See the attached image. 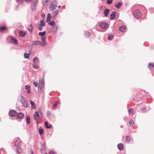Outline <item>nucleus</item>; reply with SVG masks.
I'll return each instance as SVG.
<instances>
[{
  "mask_svg": "<svg viewBox=\"0 0 154 154\" xmlns=\"http://www.w3.org/2000/svg\"><path fill=\"white\" fill-rule=\"evenodd\" d=\"M34 85L35 87H37L38 85V83L37 82H33Z\"/></svg>",
  "mask_w": 154,
  "mask_h": 154,
  "instance_id": "obj_48",
  "label": "nucleus"
},
{
  "mask_svg": "<svg viewBox=\"0 0 154 154\" xmlns=\"http://www.w3.org/2000/svg\"><path fill=\"white\" fill-rule=\"evenodd\" d=\"M133 15L135 17L139 18L140 17L141 14L138 10H136L134 12Z\"/></svg>",
  "mask_w": 154,
  "mask_h": 154,
  "instance_id": "obj_4",
  "label": "nucleus"
},
{
  "mask_svg": "<svg viewBox=\"0 0 154 154\" xmlns=\"http://www.w3.org/2000/svg\"><path fill=\"white\" fill-rule=\"evenodd\" d=\"M60 7H61V6H58V8H60Z\"/></svg>",
  "mask_w": 154,
  "mask_h": 154,
  "instance_id": "obj_57",
  "label": "nucleus"
},
{
  "mask_svg": "<svg viewBox=\"0 0 154 154\" xmlns=\"http://www.w3.org/2000/svg\"><path fill=\"white\" fill-rule=\"evenodd\" d=\"M36 6L31 5V8L32 10L35 11L36 10Z\"/></svg>",
  "mask_w": 154,
  "mask_h": 154,
  "instance_id": "obj_41",
  "label": "nucleus"
},
{
  "mask_svg": "<svg viewBox=\"0 0 154 154\" xmlns=\"http://www.w3.org/2000/svg\"><path fill=\"white\" fill-rule=\"evenodd\" d=\"M59 13V11L58 10H56L54 11L53 13L52 14L53 15L54 17H55L57 14L58 13Z\"/></svg>",
  "mask_w": 154,
  "mask_h": 154,
  "instance_id": "obj_32",
  "label": "nucleus"
},
{
  "mask_svg": "<svg viewBox=\"0 0 154 154\" xmlns=\"http://www.w3.org/2000/svg\"><path fill=\"white\" fill-rule=\"evenodd\" d=\"M118 148L120 150H123L124 149V145L122 143H119L118 145Z\"/></svg>",
  "mask_w": 154,
  "mask_h": 154,
  "instance_id": "obj_15",
  "label": "nucleus"
},
{
  "mask_svg": "<svg viewBox=\"0 0 154 154\" xmlns=\"http://www.w3.org/2000/svg\"><path fill=\"white\" fill-rule=\"evenodd\" d=\"M51 30L52 32L54 33H56L57 32V27L56 26H54L52 27L51 29Z\"/></svg>",
  "mask_w": 154,
  "mask_h": 154,
  "instance_id": "obj_21",
  "label": "nucleus"
},
{
  "mask_svg": "<svg viewBox=\"0 0 154 154\" xmlns=\"http://www.w3.org/2000/svg\"><path fill=\"white\" fill-rule=\"evenodd\" d=\"M45 125L46 127L47 128H48V129L52 127L51 125L50 124H48V122H47L46 121L45 122Z\"/></svg>",
  "mask_w": 154,
  "mask_h": 154,
  "instance_id": "obj_19",
  "label": "nucleus"
},
{
  "mask_svg": "<svg viewBox=\"0 0 154 154\" xmlns=\"http://www.w3.org/2000/svg\"><path fill=\"white\" fill-rule=\"evenodd\" d=\"M26 34V33L24 31H20L19 32V35L21 37H24Z\"/></svg>",
  "mask_w": 154,
  "mask_h": 154,
  "instance_id": "obj_28",
  "label": "nucleus"
},
{
  "mask_svg": "<svg viewBox=\"0 0 154 154\" xmlns=\"http://www.w3.org/2000/svg\"><path fill=\"white\" fill-rule=\"evenodd\" d=\"M114 38V35H108V38L109 40H112Z\"/></svg>",
  "mask_w": 154,
  "mask_h": 154,
  "instance_id": "obj_34",
  "label": "nucleus"
},
{
  "mask_svg": "<svg viewBox=\"0 0 154 154\" xmlns=\"http://www.w3.org/2000/svg\"><path fill=\"white\" fill-rule=\"evenodd\" d=\"M128 111L130 113H132L133 114H134V111L133 110L132 108H130V109H129L128 110Z\"/></svg>",
  "mask_w": 154,
  "mask_h": 154,
  "instance_id": "obj_44",
  "label": "nucleus"
},
{
  "mask_svg": "<svg viewBox=\"0 0 154 154\" xmlns=\"http://www.w3.org/2000/svg\"><path fill=\"white\" fill-rule=\"evenodd\" d=\"M38 3V0H33L32 2L31 5L36 6Z\"/></svg>",
  "mask_w": 154,
  "mask_h": 154,
  "instance_id": "obj_22",
  "label": "nucleus"
},
{
  "mask_svg": "<svg viewBox=\"0 0 154 154\" xmlns=\"http://www.w3.org/2000/svg\"><path fill=\"white\" fill-rule=\"evenodd\" d=\"M17 2L19 4H20L22 2V0H17Z\"/></svg>",
  "mask_w": 154,
  "mask_h": 154,
  "instance_id": "obj_49",
  "label": "nucleus"
},
{
  "mask_svg": "<svg viewBox=\"0 0 154 154\" xmlns=\"http://www.w3.org/2000/svg\"><path fill=\"white\" fill-rule=\"evenodd\" d=\"M109 9H105L104 12V14L106 17H107L108 14L109 13Z\"/></svg>",
  "mask_w": 154,
  "mask_h": 154,
  "instance_id": "obj_17",
  "label": "nucleus"
},
{
  "mask_svg": "<svg viewBox=\"0 0 154 154\" xmlns=\"http://www.w3.org/2000/svg\"><path fill=\"white\" fill-rule=\"evenodd\" d=\"M45 38H46L45 36L42 37L41 38L43 42V43H42V46H44L47 44L45 41Z\"/></svg>",
  "mask_w": 154,
  "mask_h": 154,
  "instance_id": "obj_14",
  "label": "nucleus"
},
{
  "mask_svg": "<svg viewBox=\"0 0 154 154\" xmlns=\"http://www.w3.org/2000/svg\"><path fill=\"white\" fill-rule=\"evenodd\" d=\"M44 86V81L43 79H40L39 82L38 89H41Z\"/></svg>",
  "mask_w": 154,
  "mask_h": 154,
  "instance_id": "obj_7",
  "label": "nucleus"
},
{
  "mask_svg": "<svg viewBox=\"0 0 154 154\" xmlns=\"http://www.w3.org/2000/svg\"><path fill=\"white\" fill-rule=\"evenodd\" d=\"M130 138L129 136H127L125 138V142L126 143H129L130 142Z\"/></svg>",
  "mask_w": 154,
  "mask_h": 154,
  "instance_id": "obj_31",
  "label": "nucleus"
},
{
  "mask_svg": "<svg viewBox=\"0 0 154 154\" xmlns=\"http://www.w3.org/2000/svg\"><path fill=\"white\" fill-rule=\"evenodd\" d=\"M36 124L37 125H38V122L37 121L36 122Z\"/></svg>",
  "mask_w": 154,
  "mask_h": 154,
  "instance_id": "obj_56",
  "label": "nucleus"
},
{
  "mask_svg": "<svg viewBox=\"0 0 154 154\" xmlns=\"http://www.w3.org/2000/svg\"><path fill=\"white\" fill-rule=\"evenodd\" d=\"M24 116V115L23 113L20 112L17 115L18 118L20 119H22Z\"/></svg>",
  "mask_w": 154,
  "mask_h": 154,
  "instance_id": "obj_24",
  "label": "nucleus"
},
{
  "mask_svg": "<svg viewBox=\"0 0 154 154\" xmlns=\"http://www.w3.org/2000/svg\"><path fill=\"white\" fill-rule=\"evenodd\" d=\"M146 109L144 107H142L141 109V110L142 111H144Z\"/></svg>",
  "mask_w": 154,
  "mask_h": 154,
  "instance_id": "obj_51",
  "label": "nucleus"
},
{
  "mask_svg": "<svg viewBox=\"0 0 154 154\" xmlns=\"http://www.w3.org/2000/svg\"><path fill=\"white\" fill-rule=\"evenodd\" d=\"M30 117L29 116H26V122L28 124H30Z\"/></svg>",
  "mask_w": 154,
  "mask_h": 154,
  "instance_id": "obj_38",
  "label": "nucleus"
},
{
  "mask_svg": "<svg viewBox=\"0 0 154 154\" xmlns=\"http://www.w3.org/2000/svg\"><path fill=\"white\" fill-rule=\"evenodd\" d=\"M25 2H30L31 0H24Z\"/></svg>",
  "mask_w": 154,
  "mask_h": 154,
  "instance_id": "obj_53",
  "label": "nucleus"
},
{
  "mask_svg": "<svg viewBox=\"0 0 154 154\" xmlns=\"http://www.w3.org/2000/svg\"><path fill=\"white\" fill-rule=\"evenodd\" d=\"M33 117L35 119L37 120L38 117H39L38 112H35L34 115Z\"/></svg>",
  "mask_w": 154,
  "mask_h": 154,
  "instance_id": "obj_18",
  "label": "nucleus"
},
{
  "mask_svg": "<svg viewBox=\"0 0 154 154\" xmlns=\"http://www.w3.org/2000/svg\"><path fill=\"white\" fill-rule=\"evenodd\" d=\"M9 114L10 116H14L17 115V112L15 110H12L9 112Z\"/></svg>",
  "mask_w": 154,
  "mask_h": 154,
  "instance_id": "obj_8",
  "label": "nucleus"
},
{
  "mask_svg": "<svg viewBox=\"0 0 154 154\" xmlns=\"http://www.w3.org/2000/svg\"><path fill=\"white\" fill-rule=\"evenodd\" d=\"M58 3L56 0L52 2L49 7V9L50 11H52L56 9L57 7Z\"/></svg>",
  "mask_w": 154,
  "mask_h": 154,
  "instance_id": "obj_2",
  "label": "nucleus"
},
{
  "mask_svg": "<svg viewBox=\"0 0 154 154\" xmlns=\"http://www.w3.org/2000/svg\"><path fill=\"white\" fill-rule=\"evenodd\" d=\"M40 23L39 25L43 27L45 26V22L43 20H41L40 22Z\"/></svg>",
  "mask_w": 154,
  "mask_h": 154,
  "instance_id": "obj_23",
  "label": "nucleus"
},
{
  "mask_svg": "<svg viewBox=\"0 0 154 154\" xmlns=\"http://www.w3.org/2000/svg\"><path fill=\"white\" fill-rule=\"evenodd\" d=\"M48 0H46L45 2V3H47L48 2Z\"/></svg>",
  "mask_w": 154,
  "mask_h": 154,
  "instance_id": "obj_55",
  "label": "nucleus"
},
{
  "mask_svg": "<svg viewBox=\"0 0 154 154\" xmlns=\"http://www.w3.org/2000/svg\"><path fill=\"white\" fill-rule=\"evenodd\" d=\"M44 132V130L41 127H40L39 129V133L40 135H41Z\"/></svg>",
  "mask_w": 154,
  "mask_h": 154,
  "instance_id": "obj_26",
  "label": "nucleus"
},
{
  "mask_svg": "<svg viewBox=\"0 0 154 154\" xmlns=\"http://www.w3.org/2000/svg\"><path fill=\"white\" fill-rule=\"evenodd\" d=\"M11 43L15 44H17V41L16 39L13 37H11Z\"/></svg>",
  "mask_w": 154,
  "mask_h": 154,
  "instance_id": "obj_10",
  "label": "nucleus"
},
{
  "mask_svg": "<svg viewBox=\"0 0 154 154\" xmlns=\"http://www.w3.org/2000/svg\"><path fill=\"white\" fill-rule=\"evenodd\" d=\"M112 2V0H107L106 1L107 3L109 5H110Z\"/></svg>",
  "mask_w": 154,
  "mask_h": 154,
  "instance_id": "obj_43",
  "label": "nucleus"
},
{
  "mask_svg": "<svg viewBox=\"0 0 154 154\" xmlns=\"http://www.w3.org/2000/svg\"><path fill=\"white\" fill-rule=\"evenodd\" d=\"M41 147H42V148L40 149V150L42 151L43 152L45 150L46 147H45V144H44V143L42 144H41Z\"/></svg>",
  "mask_w": 154,
  "mask_h": 154,
  "instance_id": "obj_27",
  "label": "nucleus"
},
{
  "mask_svg": "<svg viewBox=\"0 0 154 154\" xmlns=\"http://www.w3.org/2000/svg\"><path fill=\"white\" fill-rule=\"evenodd\" d=\"M6 29V27L5 26H3L0 27V31H3Z\"/></svg>",
  "mask_w": 154,
  "mask_h": 154,
  "instance_id": "obj_46",
  "label": "nucleus"
},
{
  "mask_svg": "<svg viewBox=\"0 0 154 154\" xmlns=\"http://www.w3.org/2000/svg\"><path fill=\"white\" fill-rule=\"evenodd\" d=\"M51 114V112L50 111L47 112V116L48 117L50 116Z\"/></svg>",
  "mask_w": 154,
  "mask_h": 154,
  "instance_id": "obj_47",
  "label": "nucleus"
},
{
  "mask_svg": "<svg viewBox=\"0 0 154 154\" xmlns=\"http://www.w3.org/2000/svg\"><path fill=\"white\" fill-rule=\"evenodd\" d=\"M51 17V14L50 13H48V16L46 18L47 22H48L50 21Z\"/></svg>",
  "mask_w": 154,
  "mask_h": 154,
  "instance_id": "obj_20",
  "label": "nucleus"
},
{
  "mask_svg": "<svg viewBox=\"0 0 154 154\" xmlns=\"http://www.w3.org/2000/svg\"><path fill=\"white\" fill-rule=\"evenodd\" d=\"M30 104H31V108L32 109H35L36 108V105L32 100L30 101Z\"/></svg>",
  "mask_w": 154,
  "mask_h": 154,
  "instance_id": "obj_16",
  "label": "nucleus"
},
{
  "mask_svg": "<svg viewBox=\"0 0 154 154\" xmlns=\"http://www.w3.org/2000/svg\"><path fill=\"white\" fill-rule=\"evenodd\" d=\"M122 4V2H119L117 3H115V5L117 8H120Z\"/></svg>",
  "mask_w": 154,
  "mask_h": 154,
  "instance_id": "obj_11",
  "label": "nucleus"
},
{
  "mask_svg": "<svg viewBox=\"0 0 154 154\" xmlns=\"http://www.w3.org/2000/svg\"><path fill=\"white\" fill-rule=\"evenodd\" d=\"M124 119H125V117L124 118Z\"/></svg>",
  "mask_w": 154,
  "mask_h": 154,
  "instance_id": "obj_59",
  "label": "nucleus"
},
{
  "mask_svg": "<svg viewBox=\"0 0 154 154\" xmlns=\"http://www.w3.org/2000/svg\"><path fill=\"white\" fill-rule=\"evenodd\" d=\"M21 102L22 104L26 107L27 106V103L26 101V99L23 96H21Z\"/></svg>",
  "mask_w": 154,
  "mask_h": 154,
  "instance_id": "obj_9",
  "label": "nucleus"
},
{
  "mask_svg": "<svg viewBox=\"0 0 154 154\" xmlns=\"http://www.w3.org/2000/svg\"><path fill=\"white\" fill-rule=\"evenodd\" d=\"M120 128H123V125H121L120 126Z\"/></svg>",
  "mask_w": 154,
  "mask_h": 154,
  "instance_id": "obj_54",
  "label": "nucleus"
},
{
  "mask_svg": "<svg viewBox=\"0 0 154 154\" xmlns=\"http://www.w3.org/2000/svg\"><path fill=\"white\" fill-rule=\"evenodd\" d=\"M124 119H125V117L124 118Z\"/></svg>",
  "mask_w": 154,
  "mask_h": 154,
  "instance_id": "obj_60",
  "label": "nucleus"
},
{
  "mask_svg": "<svg viewBox=\"0 0 154 154\" xmlns=\"http://www.w3.org/2000/svg\"><path fill=\"white\" fill-rule=\"evenodd\" d=\"M30 54H27L26 53H25L24 54V57L25 58H28L29 57V55H30Z\"/></svg>",
  "mask_w": 154,
  "mask_h": 154,
  "instance_id": "obj_40",
  "label": "nucleus"
},
{
  "mask_svg": "<svg viewBox=\"0 0 154 154\" xmlns=\"http://www.w3.org/2000/svg\"><path fill=\"white\" fill-rule=\"evenodd\" d=\"M42 27V26L39 25V23H38L37 26V29L38 30L41 31L43 29Z\"/></svg>",
  "mask_w": 154,
  "mask_h": 154,
  "instance_id": "obj_33",
  "label": "nucleus"
},
{
  "mask_svg": "<svg viewBox=\"0 0 154 154\" xmlns=\"http://www.w3.org/2000/svg\"><path fill=\"white\" fill-rule=\"evenodd\" d=\"M38 45H40L42 46V42L39 41H35L32 43L31 45V47H32Z\"/></svg>",
  "mask_w": 154,
  "mask_h": 154,
  "instance_id": "obj_6",
  "label": "nucleus"
},
{
  "mask_svg": "<svg viewBox=\"0 0 154 154\" xmlns=\"http://www.w3.org/2000/svg\"><path fill=\"white\" fill-rule=\"evenodd\" d=\"M32 154H34V153L32 152Z\"/></svg>",
  "mask_w": 154,
  "mask_h": 154,
  "instance_id": "obj_58",
  "label": "nucleus"
},
{
  "mask_svg": "<svg viewBox=\"0 0 154 154\" xmlns=\"http://www.w3.org/2000/svg\"><path fill=\"white\" fill-rule=\"evenodd\" d=\"M149 67L150 68L151 67H154V63H150L149 64Z\"/></svg>",
  "mask_w": 154,
  "mask_h": 154,
  "instance_id": "obj_42",
  "label": "nucleus"
},
{
  "mask_svg": "<svg viewBox=\"0 0 154 154\" xmlns=\"http://www.w3.org/2000/svg\"><path fill=\"white\" fill-rule=\"evenodd\" d=\"M25 88L27 90V93H30V86L29 85L26 86Z\"/></svg>",
  "mask_w": 154,
  "mask_h": 154,
  "instance_id": "obj_25",
  "label": "nucleus"
},
{
  "mask_svg": "<svg viewBox=\"0 0 154 154\" xmlns=\"http://www.w3.org/2000/svg\"><path fill=\"white\" fill-rule=\"evenodd\" d=\"M99 26L101 28L106 29L108 27V25L106 22H102L100 23Z\"/></svg>",
  "mask_w": 154,
  "mask_h": 154,
  "instance_id": "obj_5",
  "label": "nucleus"
},
{
  "mask_svg": "<svg viewBox=\"0 0 154 154\" xmlns=\"http://www.w3.org/2000/svg\"><path fill=\"white\" fill-rule=\"evenodd\" d=\"M45 154H48L47 153H45Z\"/></svg>",
  "mask_w": 154,
  "mask_h": 154,
  "instance_id": "obj_61",
  "label": "nucleus"
},
{
  "mask_svg": "<svg viewBox=\"0 0 154 154\" xmlns=\"http://www.w3.org/2000/svg\"><path fill=\"white\" fill-rule=\"evenodd\" d=\"M130 125L131 127H132L134 124V121L133 120L131 119L129 122Z\"/></svg>",
  "mask_w": 154,
  "mask_h": 154,
  "instance_id": "obj_39",
  "label": "nucleus"
},
{
  "mask_svg": "<svg viewBox=\"0 0 154 154\" xmlns=\"http://www.w3.org/2000/svg\"><path fill=\"white\" fill-rule=\"evenodd\" d=\"M116 12L115 11H112V14H110V19L112 20L115 18L116 16Z\"/></svg>",
  "mask_w": 154,
  "mask_h": 154,
  "instance_id": "obj_13",
  "label": "nucleus"
},
{
  "mask_svg": "<svg viewBox=\"0 0 154 154\" xmlns=\"http://www.w3.org/2000/svg\"><path fill=\"white\" fill-rule=\"evenodd\" d=\"M20 140L18 138H17L14 142V145L13 146V148L16 149V148L20 147Z\"/></svg>",
  "mask_w": 154,
  "mask_h": 154,
  "instance_id": "obj_3",
  "label": "nucleus"
},
{
  "mask_svg": "<svg viewBox=\"0 0 154 154\" xmlns=\"http://www.w3.org/2000/svg\"><path fill=\"white\" fill-rule=\"evenodd\" d=\"M85 36L86 37H88L90 35V34L89 32L88 31H86L85 32Z\"/></svg>",
  "mask_w": 154,
  "mask_h": 154,
  "instance_id": "obj_37",
  "label": "nucleus"
},
{
  "mask_svg": "<svg viewBox=\"0 0 154 154\" xmlns=\"http://www.w3.org/2000/svg\"><path fill=\"white\" fill-rule=\"evenodd\" d=\"M46 33V31H45L43 32H40L39 33L38 35L40 36H43Z\"/></svg>",
  "mask_w": 154,
  "mask_h": 154,
  "instance_id": "obj_36",
  "label": "nucleus"
},
{
  "mask_svg": "<svg viewBox=\"0 0 154 154\" xmlns=\"http://www.w3.org/2000/svg\"><path fill=\"white\" fill-rule=\"evenodd\" d=\"M43 5L44 6H47L48 5V4L46 3H45V2H43Z\"/></svg>",
  "mask_w": 154,
  "mask_h": 154,
  "instance_id": "obj_52",
  "label": "nucleus"
},
{
  "mask_svg": "<svg viewBox=\"0 0 154 154\" xmlns=\"http://www.w3.org/2000/svg\"><path fill=\"white\" fill-rule=\"evenodd\" d=\"M126 28L125 26H123L119 28V30L122 32H125L126 30Z\"/></svg>",
  "mask_w": 154,
  "mask_h": 154,
  "instance_id": "obj_12",
  "label": "nucleus"
},
{
  "mask_svg": "<svg viewBox=\"0 0 154 154\" xmlns=\"http://www.w3.org/2000/svg\"><path fill=\"white\" fill-rule=\"evenodd\" d=\"M33 67L35 69H38L39 67V61L37 57H35L33 60Z\"/></svg>",
  "mask_w": 154,
  "mask_h": 154,
  "instance_id": "obj_1",
  "label": "nucleus"
},
{
  "mask_svg": "<svg viewBox=\"0 0 154 154\" xmlns=\"http://www.w3.org/2000/svg\"><path fill=\"white\" fill-rule=\"evenodd\" d=\"M33 29V27H32V25L30 24L29 25L28 27V29L30 32H32Z\"/></svg>",
  "mask_w": 154,
  "mask_h": 154,
  "instance_id": "obj_29",
  "label": "nucleus"
},
{
  "mask_svg": "<svg viewBox=\"0 0 154 154\" xmlns=\"http://www.w3.org/2000/svg\"><path fill=\"white\" fill-rule=\"evenodd\" d=\"M42 17L44 19L45 18V14L44 13H43L42 14Z\"/></svg>",
  "mask_w": 154,
  "mask_h": 154,
  "instance_id": "obj_50",
  "label": "nucleus"
},
{
  "mask_svg": "<svg viewBox=\"0 0 154 154\" xmlns=\"http://www.w3.org/2000/svg\"><path fill=\"white\" fill-rule=\"evenodd\" d=\"M16 150L17 152V153H20L22 152V149L20 146L16 148Z\"/></svg>",
  "mask_w": 154,
  "mask_h": 154,
  "instance_id": "obj_30",
  "label": "nucleus"
},
{
  "mask_svg": "<svg viewBox=\"0 0 154 154\" xmlns=\"http://www.w3.org/2000/svg\"><path fill=\"white\" fill-rule=\"evenodd\" d=\"M57 106V102H56L53 105V109L55 108Z\"/></svg>",
  "mask_w": 154,
  "mask_h": 154,
  "instance_id": "obj_45",
  "label": "nucleus"
},
{
  "mask_svg": "<svg viewBox=\"0 0 154 154\" xmlns=\"http://www.w3.org/2000/svg\"><path fill=\"white\" fill-rule=\"evenodd\" d=\"M48 24L53 26H55L56 23L54 21H52L49 23Z\"/></svg>",
  "mask_w": 154,
  "mask_h": 154,
  "instance_id": "obj_35",
  "label": "nucleus"
}]
</instances>
